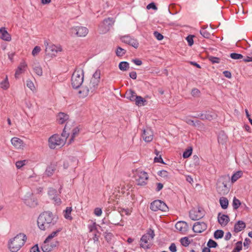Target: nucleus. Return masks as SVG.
<instances>
[{"mask_svg":"<svg viewBox=\"0 0 252 252\" xmlns=\"http://www.w3.org/2000/svg\"><path fill=\"white\" fill-rule=\"evenodd\" d=\"M57 218L50 211H44L41 213L37 219V225L42 230H46L53 227L57 223Z\"/></svg>","mask_w":252,"mask_h":252,"instance_id":"nucleus-1","label":"nucleus"},{"mask_svg":"<svg viewBox=\"0 0 252 252\" xmlns=\"http://www.w3.org/2000/svg\"><path fill=\"white\" fill-rule=\"evenodd\" d=\"M27 236L24 233H19L8 241V246L11 252H18L25 244Z\"/></svg>","mask_w":252,"mask_h":252,"instance_id":"nucleus-2","label":"nucleus"},{"mask_svg":"<svg viewBox=\"0 0 252 252\" xmlns=\"http://www.w3.org/2000/svg\"><path fill=\"white\" fill-rule=\"evenodd\" d=\"M230 179L228 175H222L218 179L216 189L219 194L224 195L229 192L230 189L227 186V184L229 182Z\"/></svg>","mask_w":252,"mask_h":252,"instance_id":"nucleus-3","label":"nucleus"},{"mask_svg":"<svg viewBox=\"0 0 252 252\" xmlns=\"http://www.w3.org/2000/svg\"><path fill=\"white\" fill-rule=\"evenodd\" d=\"M84 80V71L83 69H76L71 77V85L73 88H79L83 83Z\"/></svg>","mask_w":252,"mask_h":252,"instance_id":"nucleus-4","label":"nucleus"},{"mask_svg":"<svg viewBox=\"0 0 252 252\" xmlns=\"http://www.w3.org/2000/svg\"><path fill=\"white\" fill-rule=\"evenodd\" d=\"M155 237L154 231L152 229L147 230V233L144 234L140 239V247L144 249H149L150 248L148 244V241L153 240Z\"/></svg>","mask_w":252,"mask_h":252,"instance_id":"nucleus-5","label":"nucleus"},{"mask_svg":"<svg viewBox=\"0 0 252 252\" xmlns=\"http://www.w3.org/2000/svg\"><path fill=\"white\" fill-rule=\"evenodd\" d=\"M64 139H62L60 135L54 134L48 140V145L52 149H55L57 146H63L64 144Z\"/></svg>","mask_w":252,"mask_h":252,"instance_id":"nucleus-6","label":"nucleus"},{"mask_svg":"<svg viewBox=\"0 0 252 252\" xmlns=\"http://www.w3.org/2000/svg\"><path fill=\"white\" fill-rule=\"evenodd\" d=\"M135 178L137 185L140 186L146 185L149 179L147 173L141 170H136Z\"/></svg>","mask_w":252,"mask_h":252,"instance_id":"nucleus-7","label":"nucleus"},{"mask_svg":"<svg viewBox=\"0 0 252 252\" xmlns=\"http://www.w3.org/2000/svg\"><path fill=\"white\" fill-rule=\"evenodd\" d=\"M150 209L153 211H161L166 212L168 210V207L166 204L160 200H156L153 201L150 204Z\"/></svg>","mask_w":252,"mask_h":252,"instance_id":"nucleus-8","label":"nucleus"},{"mask_svg":"<svg viewBox=\"0 0 252 252\" xmlns=\"http://www.w3.org/2000/svg\"><path fill=\"white\" fill-rule=\"evenodd\" d=\"M216 113L211 111H204L195 116H191L193 118H199L201 120L211 121L216 117Z\"/></svg>","mask_w":252,"mask_h":252,"instance_id":"nucleus-9","label":"nucleus"},{"mask_svg":"<svg viewBox=\"0 0 252 252\" xmlns=\"http://www.w3.org/2000/svg\"><path fill=\"white\" fill-rule=\"evenodd\" d=\"M115 22V19L113 18L108 17L105 19L102 25L99 27L100 31L103 33H105L108 32L110 28L113 26Z\"/></svg>","mask_w":252,"mask_h":252,"instance_id":"nucleus-10","label":"nucleus"},{"mask_svg":"<svg viewBox=\"0 0 252 252\" xmlns=\"http://www.w3.org/2000/svg\"><path fill=\"white\" fill-rule=\"evenodd\" d=\"M50 241H46V239L44 240L41 246V249L43 252H50L59 245L58 241L50 242Z\"/></svg>","mask_w":252,"mask_h":252,"instance_id":"nucleus-11","label":"nucleus"},{"mask_svg":"<svg viewBox=\"0 0 252 252\" xmlns=\"http://www.w3.org/2000/svg\"><path fill=\"white\" fill-rule=\"evenodd\" d=\"M204 211L202 208H193L189 212L190 218L193 220H198L204 216Z\"/></svg>","mask_w":252,"mask_h":252,"instance_id":"nucleus-12","label":"nucleus"},{"mask_svg":"<svg viewBox=\"0 0 252 252\" xmlns=\"http://www.w3.org/2000/svg\"><path fill=\"white\" fill-rule=\"evenodd\" d=\"M71 32L79 37H84L88 33V29L84 27L76 26L71 29Z\"/></svg>","mask_w":252,"mask_h":252,"instance_id":"nucleus-13","label":"nucleus"},{"mask_svg":"<svg viewBox=\"0 0 252 252\" xmlns=\"http://www.w3.org/2000/svg\"><path fill=\"white\" fill-rule=\"evenodd\" d=\"M121 39L123 42L127 44L135 49H137L139 46L138 41L129 35L123 36L121 37Z\"/></svg>","mask_w":252,"mask_h":252,"instance_id":"nucleus-14","label":"nucleus"},{"mask_svg":"<svg viewBox=\"0 0 252 252\" xmlns=\"http://www.w3.org/2000/svg\"><path fill=\"white\" fill-rule=\"evenodd\" d=\"M207 228V225L204 222H196L192 227L193 231L195 233H201L205 231Z\"/></svg>","mask_w":252,"mask_h":252,"instance_id":"nucleus-15","label":"nucleus"},{"mask_svg":"<svg viewBox=\"0 0 252 252\" xmlns=\"http://www.w3.org/2000/svg\"><path fill=\"white\" fill-rule=\"evenodd\" d=\"M122 220V216L119 213H116L113 214L111 217L110 220H109V223L114 224L115 225L123 226L120 223V221Z\"/></svg>","mask_w":252,"mask_h":252,"instance_id":"nucleus-16","label":"nucleus"},{"mask_svg":"<svg viewBox=\"0 0 252 252\" xmlns=\"http://www.w3.org/2000/svg\"><path fill=\"white\" fill-rule=\"evenodd\" d=\"M142 136L145 142H150L153 139V131L149 128L144 129Z\"/></svg>","mask_w":252,"mask_h":252,"instance_id":"nucleus-17","label":"nucleus"},{"mask_svg":"<svg viewBox=\"0 0 252 252\" xmlns=\"http://www.w3.org/2000/svg\"><path fill=\"white\" fill-rule=\"evenodd\" d=\"M218 220L219 223L222 226H226L230 220L228 216L221 214L219 213L218 216Z\"/></svg>","mask_w":252,"mask_h":252,"instance_id":"nucleus-18","label":"nucleus"},{"mask_svg":"<svg viewBox=\"0 0 252 252\" xmlns=\"http://www.w3.org/2000/svg\"><path fill=\"white\" fill-rule=\"evenodd\" d=\"M62 48L60 46H57L54 44L47 45L46 47V52H51V54L55 55L59 52L62 51Z\"/></svg>","mask_w":252,"mask_h":252,"instance_id":"nucleus-19","label":"nucleus"},{"mask_svg":"<svg viewBox=\"0 0 252 252\" xmlns=\"http://www.w3.org/2000/svg\"><path fill=\"white\" fill-rule=\"evenodd\" d=\"M188 224L184 221H179L175 224V228L181 232H185L188 230Z\"/></svg>","mask_w":252,"mask_h":252,"instance_id":"nucleus-20","label":"nucleus"},{"mask_svg":"<svg viewBox=\"0 0 252 252\" xmlns=\"http://www.w3.org/2000/svg\"><path fill=\"white\" fill-rule=\"evenodd\" d=\"M11 142L16 149H23L24 147L23 141L18 137H13L11 139Z\"/></svg>","mask_w":252,"mask_h":252,"instance_id":"nucleus-21","label":"nucleus"},{"mask_svg":"<svg viewBox=\"0 0 252 252\" xmlns=\"http://www.w3.org/2000/svg\"><path fill=\"white\" fill-rule=\"evenodd\" d=\"M0 34L1 38L6 41H10L11 40V35L7 32L5 28L1 27L0 29Z\"/></svg>","mask_w":252,"mask_h":252,"instance_id":"nucleus-22","label":"nucleus"},{"mask_svg":"<svg viewBox=\"0 0 252 252\" xmlns=\"http://www.w3.org/2000/svg\"><path fill=\"white\" fill-rule=\"evenodd\" d=\"M27 66V64L25 62H21L19 65L18 66L17 70H16L15 73V78H18L19 75L25 71Z\"/></svg>","mask_w":252,"mask_h":252,"instance_id":"nucleus-23","label":"nucleus"},{"mask_svg":"<svg viewBox=\"0 0 252 252\" xmlns=\"http://www.w3.org/2000/svg\"><path fill=\"white\" fill-rule=\"evenodd\" d=\"M57 117V120L60 124L64 123L69 119V116L63 112H60Z\"/></svg>","mask_w":252,"mask_h":252,"instance_id":"nucleus-24","label":"nucleus"},{"mask_svg":"<svg viewBox=\"0 0 252 252\" xmlns=\"http://www.w3.org/2000/svg\"><path fill=\"white\" fill-rule=\"evenodd\" d=\"M246 227L245 223L242 220H238L234 225V231L239 232Z\"/></svg>","mask_w":252,"mask_h":252,"instance_id":"nucleus-25","label":"nucleus"},{"mask_svg":"<svg viewBox=\"0 0 252 252\" xmlns=\"http://www.w3.org/2000/svg\"><path fill=\"white\" fill-rule=\"evenodd\" d=\"M99 83V82L97 81V80H94L91 79L90 82L88 87L90 89V92L91 93H94V92L97 89Z\"/></svg>","mask_w":252,"mask_h":252,"instance_id":"nucleus-26","label":"nucleus"},{"mask_svg":"<svg viewBox=\"0 0 252 252\" xmlns=\"http://www.w3.org/2000/svg\"><path fill=\"white\" fill-rule=\"evenodd\" d=\"M136 96L135 92L131 89L127 90L125 94V97L131 101H134Z\"/></svg>","mask_w":252,"mask_h":252,"instance_id":"nucleus-27","label":"nucleus"},{"mask_svg":"<svg viewBox=\"0 0 252 252\" xmlns=\"http://www.w3.org/2000/svg\"><path fill=\"white\" fill-rule=\"evenodd\" d=\"M56 170V165L55 164H51L49 165L45 172V175L48 177L52 176Z\"/></svg>","mask_w":252,"mask_h":252,"instance_id":"nucleus-28","label":"nucleus"},{"mask_svg":"<svg viewBox=\"0 0 252 252\" xmlns=\"http://www.w3.org/2000/svg\"><path fill=\"white\" fill-rule=\"evenodd\" d=\"M90 92V90L88 86H83L79 90L78 94L80 97L84 98L89 95Z\"/></svg>","mask_w":252,"mask_h":252,"instance_id":"nucleus-29","label":"nucleus"},{"mask_svg":"<svg viewBox=\"0 0 252 252\" xmlns=\"http://www.w3.org/2000/svg\"><path fill=\"white\" fill-rule=\"evenodd\" d=\"M135 102V104L137 106H144L145 105V103L146 102V100L143 98L141 96L137 95L136 97H135V100L134 101Z\"/></svg>","mask_w":252,"mask_h":252,"instance_id":"nucleus-30","label":"nucleus"},{"mask_svg":"<svg viewBox=\"0 0 252 252\" xmlns=\"http://www.w3.org/2000/svg\"><path fill=\"white\" fill-rule=\"evenodd\" d=\"M227 139V136L223 132H221L219 133L218 137L219 144H224L226 142Z\"/></svg>","mask_w":252,"mask_h":252,"instance_id":"nucleus-31","label":"nucleus"},{"mask_svg":"<svg viewBox=\"0 0 252 252\" xmlns=\"http://www.w3.org/2000/svg\"><path fill=\"white\" fill-rule=\"evenodd\" d=\"M68 122L66 123V124L63 129V131L62 133V135L61 136L62 137V139H64V143L65 142L67 138L68 137V136L69 135V131L68 130Z\"/></svg>","mask_w":252,"mask_h":252,"instance_id":"nucleus-32","label":"nucleus"},{"mask_svg":"<svg viewBox=\"0 0 252 252\" xmlns=\"http://www.w3.org/2000/svg\"><path fill=\"white\" fill-rule=\"evenodd\" d=\"M243 175V172L242 171H238L235 173H234L231 178V181L232 183H234L237 180H238L240 178H241Z\"/></svg>","mask_w":252,"mask_h":252,"instance_id":"nucleus-33","label":"nucleus"},{"mask_svg":"<svg viewBox=\"0 0 252 252\" xmlns=\"http://www.w3.org/2000/svg\"><path fill=\"white\" fill-rule=\"evenodd\" d=\"M220 203L223 209H226L228 207V200L226 197H221L220 198Z\"/></svg>","mask_w":252,"mask_h":252,"instance_id":"nucleus-34","label":"nucleus"},{"mask_svg":"<svg viewBox=\"0 0 252 252\" xmlns=\"http://www.w3.org/2000/svg\"><path fill=\"white\" fill-rule=\"evenodd\" d=\"M129 67V63L127 62H121L119 63V68L122 71H126Z\"/></svg>","mask_w":252,"mask_h":252,"instance_id":"nucleus-35","label":"nucleus"},{"mask_svg":"<svg viewBox=\"0 0 252 252\" xmlns=\"http://www.w3.org/2000/svg\"><path fill=\"white\" fill-rule=\"evenodd\" d=\"M72 211L71 207H66L64 211V217L66 219L71 220L72 219V217L70 216L71 212Z\"/></svg>","mask_w":252,"mask_h":252,"instance_id":"nucleus-36","label":"nucleus"},{"mask_svg":"<svg viewBox=\"0 0 252 252\" xmlns=\"http://www.w3.org/2000/svg\"><path fill=\"white\" fill-rule=\"evenodd\" d=\"M62 230V228H60L55 231L52 232L46 238V241L51 240L54 237H56L59 233Z\"/></svg>","mask_w":252,"mask_h":252,"instance_id":"nucleus-37","label":"nucleus"},{"mask_svg":"<svg viewBox=\"0 0 252 252\" xmlns=\"http://www.w3.org/2000/svg\"><path fill=\"white\" fill-rule=\"evenodd\" d=\"M79 129L78 127H74L72 130V133L70 139H69V143L74 141V138L78 134Z\"/></svg>","mask_w":252,"mask_h":252,"instance_id":"nucleus-38","label":"nucleus"},{"mask_svg":"<svg viewBox=\"0 0 252 252\" xmlns=\"http://www.w3.org/2000/svg\"><path fill=\"white\" fill-rule=\"evenodd\" d=\"M200 33L203 37L206 38H209L211 36L210 33L206 30V28H202L200 31Z\"/></svg>","mask_w":252,"mask_h":252,"instance_id":"nucleus-39","label":"nucleus"},{"mask_svg":"<svg viewBox=\"0 0 252 252\" xmlns=\"http://www.w3.org/2000/svg\"><path fill=\"white\" fill-rule=\"evenodd\" d=\"M224 232L222 230H217L214 233V237L216 239L221 238L223 236Z\"/></svg>","mask_w":252,"mask_h":252,"instance_id":"nucleus-40","label":"nucleus"},{"mask_svg":"<svg viewBox=\"0 0 252 252\" xmlns=\"http://www.w3.org/2000/svg\"><path fill=\"white\" fill-rule=\"evenodd\" d=\"M240 201L236 198V197H234L232 202V206L234 210H237L241 205Z\"/></svg>","mask_w":252,"mask_h":252,"instance_id":"nucleus-41","label":"nucleus"},{"mask_svg":"<svg viewBox=\"0 0 252 252\" xmlns=\"http://www.w3.org/2000/svg\"><path fill=\"white\" fill-rule=\"evenodd\" d=\"M126 53V50L120 47H118L116 51V55L118 57H122Z\"/></svg>","mask_w":252,"mask_h":252,"instance_id":"nucleus-42","label":"nucleus"},{"mask_svg":"<svg viewBox=\"0 0 252 252\" xmlns=\"http://www.w3.org/2000/svg\"><path fill=\"white\" fill-rule=\"evenodd\" d=\"M48 194L51 198L54 197L56 195H59L57 190L52 188H50L49 189Z\"/></svg>","mask_w":252,"mask_h":252,"instance_id":"nucleus-43","label":"nucleus"},{"mask_svg":"<svg viewBox=\"0 0 252 252\" xmlns=\"http://www.w3.org/2000/svg\"><path fill=\"white\" fill-rule=\"evenodd\" d=\"M100 70L99 69H97L95 72L94 73L92 78L91 79L97 80V81L100 82Z\"/></svg>","mask_w":252,"mask_h":252,"instance_id":"nucleus-44","label":"nucleus"},{"mask_svg":"<svg viewBox=\"0 0 252 252\" xmlns=\"http://www.w3.org/2000/svg\"><path fill=\"white\" fill-rule=\"evenodd\" d=\"M9 82L7 77H6L5 79L0 83V87L3 89L6 90L9 88Z\"/></svg>","mask_w":252,"mask_h":252,"instance_id":"nucleus-45","label":"nucleus"},{"mask_svg":"<svg viewBox=\"0 0 252 252\" xmlns=\"http://www.w3.org/2000/svg\"><path fill=\"white\" fill-rule=\"evenodd\" d=\"M181 244L184 247H187L190 244L189 239L187 237H185L180 239Z\"/></svg>","mask_w":252,"mask_h":252,"instance_id":"nucleus-46","label":"nucleus"},{"mask_svg":"<svg viewBox=\"0 0 252 252\" xmlns=\"http://www.w3.org/2000/svg\"><path fill=\"white\" fill-rule=\"evenodd\" d=\"M207 245L209 248H215L218 246L217 243L212 239L209 240Z\"/></svg>","mask_w":252,"mask_h":252,"instance_id":"nucleus-47","label":"nucleus"},{"mask_svg":"<svg viewBox=\"0 0 252 252\" xmlns=\"http://www.w3.org/2000/svg\"><path fill=\"white\" fill-rule=\"evenodd\" d=\"M230 57L232 59L234 60H239V59H243V56L242 54L236 53H232L230 54Z\"/></svg>","mask_w":252,"mask_h":252,"instance_id":"nucleus-48","label":"nucleus"},{"mask_svg":"<svg viewBox=\"0 0 252 252\" xmlns=\"http://www.w3.org/2000/svg\"><path fill=\"white\" fill-rule=\"evenodd\" d=\"M242 248V241H238L236 244V247L233 249L232 252H239Z\"/></svg>","mask_w":252,"mask_h":252,"instance_id":"nucleus-49","label":"nucleus"},{"mask_svg":"<svg viewBox=\"0 0 252 252\" xmlns=\"http://www.w3.org/2000/svg\"><path fill=\"white\" fill-rule=\"evenodd\" d=\"M158 176H160L162 177H163L164 178H169V173L167 171H166V170H160V171H159L158 172Z\"/></svg>","mask_w":252,"mask_h":252,"instance_id":"nucleus-50","label":"nucleus"},{"mask_svg":"<svg viewBox=\"0 0 252 252\" xmlns=\"http://www.w3.org/2000/svg\"><path fill=\"white\" fill-rule=\"evenodd\" d=\"M27 162V160H26L17 161L15 163L16 166L18 169H20L25 165Z\"/></svg>","mask_w":252,"mask_h":252,"instance_id":"nucleus-51","label":"nucleus"},{"mask_svg":"<svg viewBox=\"0 0 252 252\" xmlns=\"http://www.w3.org/2000/svg\"><path fill=\"white\" fill-rule=\"evenodd\" d=\"M35 73L39 76L42 75V69L40 66H35L33 68Z\"/></svg>","mask_w":252,"mask_h":252,"instance_id":"nucleus-52","label":"nucleus"},{"mask_svg":"<svg viewBox=\"0 0 252 252\" xmlns=\"http://www.w3.org/2000/svg\"><path fill=\"white\" fill-rule=\"evenodd\" d=\"M88 228L89 229L90 232H92L94 231H96V232H98L96 227V224L95 222H94L92 224L89 225Z\"/></svg>","mask_w":252,"mask_h":252,"instance_id":"nucleus-53","label":"nucleus"},{"mask_svg":"<svg viewBox=\"0 0 252 252\" xmlns=\"http://www.w3.org/2000/svg\"><path fill=\"white\" fill-rule=\"evenodd\" d=\"M192 148H190L189 149L186 150L183 154V157L184 158H189L192 153Z\"/></svg>","mask_w":252,"mask_h":252,"instance_id":"nucleus-54","label":"nucleus"},{"mask_svg":"<svg viewBox=\"0 0 252 252\" xmlns=\"http://www.w3.org/2000/svg\"><path fill=\"white\" fill-rule=\"evenodd\" d=\"M27 86L32 91H34L35 89L33 82L31 80H27L26 83Z\"/></svg>","mask_w":252,"mask_h":252,"instance_id":"nucleus-55","label":"nucleus"},{"mask_svg":"<svg viewBox=\"0 0 252 252\" xmlns=\"http://www.w3.org/2000/svg\"><path fill=\"white\" fill-rule=\"evenodd\" d=\"M209 60L213 63H218L220 62V59L216 57L210 56L209 58Z\"/></svg>","mask_w":252,"mask_h":252,"instance_id":"nucleus-56","label":"nucleus"},{"mask_svg":"<svg viewBox=\"0 0 252 252\" xmlns=\"http://www.w3.org/2000/svg\"><path fill=\"white\" fill-rule=\"evenodd\" d=\"M194 124H193V126L196 127L198 128L203 127L204 126V125L199 120L194 121Z\"/></svg>","mask_w":252,"mask_h":252,"instance_id":"nucleus-57","label":"nucleus"},{"mask_svg":"<svg viewBox=\"0 0 252 252\" xmlns=\"http://www.w3.org/2000/svg\"><path fill=\"white\" fill-rule=\"evenodd\" d=\"M193 37H194L193 35H189L186 38V39L188 42V44L190 46L192 45V44H193Z\"/></svg>","mask_w":252,"mask_h":252,"instance_id":"nucleus-58","label":"nucleus"},{"mask_svg":"<svg viewBox=\"0 0 252 252\" xmlns=\"http://www.w3.org/2000/svg\"><path fill=\"white\" fill-rule=\"evenodd\" d=\"M154 35L158 40H161L163 38V36L157 31L154 32Z\"/></svg>","mask_w":252,"mask_h":252,"instance_id":"nucleus-59","label":"nucleus"},{"mask_svg":"<svg viewBox=\"0 0 252 252\" xmlns=\"http://www.w3.org/2000/svg\"><path fill=\"white\" fill-rule=\"evenodd\" d=\"M41 49L39 46H35L32 51V54L33 56H35L40 51Z\"/></svg>","mask_w":252,"mask_h":252,"instance_id":"nucleus-60","label":"nucleus"},{"mask_svg":"<svg viewBox=\"0 0 252 252\" xmlns=\"http://www.w3.org/2000/svg\"><path fill=\"white\" fill-rule=\"evenodd\" d=\"M55 203L58 205H60L62 203L61 199L60 197H58V195H56L54 197L52 198Z\"/></svg>","mask_w":252,"mask_h":252,"instance_id":"nucleus-61","label":"nucleus"},{"mask_svg":"<svg viewBox=\"0 0 252 252\" xmlns=\"http://www.w3.org/2000/svg\"><path fill=\"white\" fill-rule=\"evenodd\" d=\"M184 121L187 124H188V125H189L190 126H193V124H194V121L190 119L189 117L185 118Z\"/></svg>","mask_w":252,"mask_h":252,"instance_id":"nucleus-62","label":"nucleus"},{"mask_svg":"<svg viewBox=\"0 0 252 252\" xmlns=\"http://www.w3.org/2000/svg\"><path fill=\"white\" fill-rule=\"evenodd\" d=\"M169 249L171 252H177V248L175 243H172L170 247H169Z\"/></svg>","mask_w":252,"mask_h":252,"instance_id":"nucleus-63","label":"nucleus"},{"mask_svg":"<svg viewBox=\"0 0 252 252\" xmlns=\"http://www.w3.org/2000/svg\"><path fill=\"white\" fill-rule=\"evenodd\" d=\"M30 252H40L37 244L34 245L31 249Z\"/></svg>","mask_w":252,"mask_h":252,"instance_id":"nucleus-64","label":"nucleus"}]
</instances>
